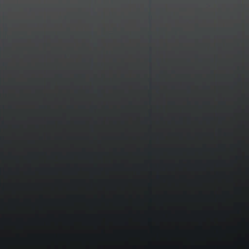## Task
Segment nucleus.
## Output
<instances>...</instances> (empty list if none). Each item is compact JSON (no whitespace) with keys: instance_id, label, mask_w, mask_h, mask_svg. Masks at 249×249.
Here are the masks:
<instances>
[{"instance_id":"f257e3e1","label":"nucleus","mask_w":249,"mask_h":249,"mask_svg":"<svg viewBox=\"0 0 249 249\" xmlns=\"http://www.w3.org/2000/svg\"><path fill=\"white\" fill-rule=\"evenodd\" d=\"M239 189H240L239 188H237L235 189L236 190H239Z\"/></svg>"}]
</instances>
